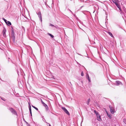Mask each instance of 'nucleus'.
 Segmentation results:
<instances>
[{
    "label": "nucleus",
    "instance_id": "nucleus-1",
    "mask_svg": "<svg viewBox=\"0 0 126 126\" xmlns=\"http://www.w3.org/2000/svg\"><path fill=\"white\" fill-rule=\"evenodd\" d=\"M9 110L13 114L16 115L17 116H18L16 111L13 108H9Z\"/></svg>",
    "mask_w": 126,
    "mask_h": 126
},
{
    "label": "nucleus",
    "instance_id": "nucleus-2",
    "mask_svg": "<svg viewBox=\"0 0 126 126\" xmlns=\"http://www.w3.org/2000/svg\"><path fill=\"white\" fill-rule=\"evenodd\" d=\"M62 109L64 111L66 114L68 115H70V113L64 107H62Z\"/></svg>",
    "mask_w": 126,
    "mask_h": 126
},
{
    "label": "nucleus",
    "instance_id": "nucleus-3",
    "mask_svg": "<svg viewBox=\"0 0 126 126\" xmlns=\"http://www.w3.org/2000/svg\"><path fill=\"white\" fill-rule=\"evenodd\" d=\"M109 108L110 109V111L111 113L112 114H113L114 112V110L110 106Z\"/></svg>",
    "mask_w": 126,
    "mask_h": 126
},
{
    "label": "nucleus",
    "instance_id": "nucleus-4",
    "mask_svg": "<svg viewBox=\"0 0 126 126\" xmlns=\"http://www.w3.org/2000/svg\"><path fill=\"white\" fill-rule=\"evenodd\" d=\"M37 14L38 15V16L39 18H40V21H41V22H42V18L41 14L40 12H39Z\"/></svg>",
    "mask_w": 126,
    "mask_h": 126
},
{
    "label": "nucleus",
    "instance_id": "nucleus-5",
    "mask_svg": "<svg viewBox=\"0 0 126 126\" xmlns=\"http://www.w3.org/2000/svg\"><path fill=\"white\" fill-rule=\"evenodd\" d=\"M41 102L43 106L45 107L46 110H47L48 109V107L44 103L42 100H41Z\"/></svg>",
    "mask_w": 126,
    "mask_h": 126
},
{
    "label": "nucleus",
    "instance_id": "nucleus-6",
    "mask_svg": "<svg viewBox=\"0 0 126 126\" xmlns=\"http://www.w3.org/2000/svg\"><path fill=\"white\" fill-rule=\"evenodd\" d=\"M6 30L5 28H4L3 29V31L2 33L3 36L4 37H5L6 36Z\"/></svg>",
    "mask_w": 126,
    "mask_h": 126
},
{
    "label": "nucleus",
    "instance_id": "nucleus-7",
    "mask_svg": "<svg viewBox=\"0 0 126 126\" xmlns=\"http://www.w3.org/2000/svg\"><path fill=\"white\" fill-rule=\"evenodd\" d=\"M11 38L14 43H15V36L14 34H13L12 37H11Z\"/></svg>",
    "mask_w": 126,
    "mask_h": 126
},
{
    "label": "nucleus",
    "instance_id": "nucleus-8",
    "mask_svg": "<svg viewBox=\"0 0 126 126\" xmlns=\"http://www.w3.org/2000/svg\"><path fill=\"white\" fill-rule=\"evenodd\" d=\"M97 117V119L98 120L100 121L101 120V117L99 115L97 116H96Z\"/></svg>",
    "mask_w": 126,
    "mask_h": 126
},
{
    "label": "nucleus",
    "instance_id": "nucleus-9",
    "mask_svg": "<svg viewBox=\"0 0 126 126\" xmlns=\"http://www.w3.org/2000/svg\"><path fill=\"white\" fill-rule=\"evenodd\" d=\"M121 83V82L120 81H116V84L117 85H119Z\"/></svg>",
    "mask_w": 126,
    "mask_h": 126
},
{
    "label": "nucleus",
    "instance_id": "nucleus-10",
    "mask_svg": "<svg viewBox=\"0 0 126 126\" xmlns=\"http://www.w3.org/2000/svg\"><path fill=\"white\" fill-rule=\"evenodd\" d=\"M6 23L7 25L8 26H10L11 25V22H10L8 21H7V22H6Z\"/></svg>",
    "mask_w": 126,
    "mask_h": 126
},
{
    "label": "nucleus",
    "instance_id": "nucleus-11",
    "mask_svg": "<svg viewBox=\"0 0 126 126\" xmlns=\"http://www.w3.org/2000/svg\"><path fill=\"white\" fill-rule=\"evenodd\" d=\"M94 112L96 114V116H98L99 115L98 112H97L96 110H94Z\"/></svg>",
    "mask_w": 126,
    "mask_h": 126
},
{
    "label": "nucleus",
    "instance_id": "nucleus-12",
    "mask_svg": "<svg viewBox=\"0 0 126 126\" xmlns=\"http://www.w3.org/2000/svg\"><path fill=\"white\" fill-rule=\"evenodd\" d=\"M49 26H53L56 28H57V26H54V25L52 24H49Z\"/></svg>",
    "mask_w": 126,
    "mask_h": 126
},
{
    "label": "nucleus",
    "instance_id": "nucleus-13",
    "mask_svg": "<svg viewBox=\"0 0 126 126\" xmlns=\"http://www.w3.org/2000/svg\"><path fill=\"white\" fill-rule=\"evenodd\" d=\"M108 33L112 37H114L112 34L110 32H108Z\"/></svg>",
    "mask_w": 126,
    "mask_h": 126
},
{
    "label": "nucleus",
    "instance_id": "nucleus-14",
    "mask_svg": "<svg viewBox=\"0 0 126 126\" xmlns=\"http://www.w3.org/2000/svg\"><path fill=\"white\" fill-rule=\"evenodd\" d=\"M90 99L89 98L88 100H87L86 103H87L88 105H89V103L90 102Z\"/></svg>",
    "mask_w": 126,
    "mask_h": 126
},
{
    "label": "nucleus",
    "instance_id": "nucleus-15",
    "mask_svg": "<svg viewBox=\"0 0 126 126\" xmlns=\"http://www.w3.org/2000/svg\"><path fill=\"white\" fill-rule=\"evenodd\" d=\"M32 106L33 107V108H34L36 110H37V111H38V109L36 108V107H35V106H33L32 105Z\"/></svg>",
    "mask_w": 126,
    "mask_h": 126
},
{
    "label": "nucleus",
    "instance_id": "nucleus-16",
    "mask_svg": "<svg viewBox=\"0 0 126 126\" xmlns=\"http://www.w3.org/2000/svg\"><path fill=\"white\" fill-rule=\"evenodd\" d=\"M48 35H50V36H51L53 38L54 37V36L53 35H52L51 34H50L49 33H48Z\"/></svg>",
    "mask_w": 126,
    "mask_h": 126
},
{
    "label": "nucleus",
    "instance_id": "nucleus-17",
    "mask_svg": "<svg viewBox=\"0 0 126 126\" xmlns=\"http://www.w3.org/2000/svg\"><path fill=\"white\" fill-rule=\"evenodd\" d=\"M87 75L88 76V78L87 79H88L89 81L90 82L91 81V80L89 78V75L88 74H87Z\"/></svg>",
    "mask_w": 126,
    "mask_h": 126
},
{
    "label": "nucleus",
    "instance_id": "nucleus-18",
    "mask_svg": "<svg viewBox=\"0 0 126 126\" xmlns=\"http://www.w3.org/2000/svg\"><path fill=\"white\" fill-rule=\"evenodd\" d=\"M29 110L30 111H31V105H30V106H29Z\"/></svg>",
    "mask_w": 126,
    "mask_h": 126
},
{
    "label": "nucleus",
    "instance_id": "nucleus-19",
    "mask_svg": "<svg viewBox=\"0 0 126 126\" xmlns=\"http://www.w3.org/2000/svg\"><path fill=\"white\" fill-rule=\"evenodd\" d=\"M2 19H3V20L5 22V23H6V22H7V20L6 19H4V18H2Z\"/></svg>",
    "mask_w": 126,
    "mask_h": 126
},
{
    "label": "nucleus",
    "instance_id": "nucleus-20",
    "mask_svg": "<svg viewBox=\"0 0 126 126\" xmlns=\"http://www.w3.org/2000/svg\"><path fill=\"white\" fill-rule=\"evenodd\" d=\"M123 122L125 124H126V119H123Z\"/></svg>",
    "mask_w": 126,
    "mask_h": 126
},
{
    "label": "nucleus",
    "instance_id": "nucleus-21",
    "mask_svg": "<svg viewBox=\"0 0 126 126\" xmlns=\"http://www.w3.org/2000/svg\"><path fill=\"white\" fill-rule=\"evenodd\" d=\"M23 120L25 121V122L26 123V124H28V126H30L28 124V123H27L26 121L24 119H23Z\"/></svg>",
    "mask_w": 126,
    "mask_h": 126
},
{
    "label": "nucleus",
    "instance_id": "nucleus-22",
    "mask_svg": "<svg viewBox=\"0 0 126 126\" xmlns=\"http://www.w3.org/2000/svg\"><path fill=\"white\" fill-rule=\"evenodd\" d=\"M113 2L115 3H116L117 2L115 0H112Z\"/></svg>",
    "mask_w": 126,
    "mask_h": 126
},
{
    "label": "nucleus",
    "instance_id": "nucleus-23",
    "mask_svg": "<svg viewBox=\"0 0 126 126\" xmlns=\"http://www.w3.org/2000/svg\"><path fill=\"white\" fill-rule=\"evenodd\" d=\"M81 75L82 76H84V74L83 72H82L81 73Z\"/></svg>",
    "mask_w": 126,
    "mask_h": 126
},
{
    "label": "nucleus",
    "instance_id": "nucleus-24",
    "mask_svg": "<svg viewBox=\"0 0 126 126\" xmlns=\"http://www.w3.org/2000/svg\"><path fill=\"white\" fill-rule=\"evenodd\" d=\"M115 4L116 5V6H118V5H119L118 3L117 2L116 3H115Z\"/></svg>",
    "mask_w": 126,
    "mask_h": 126
},
{
    "label": "nucleus",
    "instance_id": "nucleus-25",
    "mask_svg": "<svg viewBox=\"0 0 126 126\" xmlns=\"http://www.w3.org/2000/svg\"><path fill=\"white\" fill-rule=\"evenodd\" d=\"M0 98H1V99H2V100H3L4 101H5V99L4 98H3L2 97H0Z\"/></svg>",
    "mask_w": 126,
    "mask_h": 126
},
{
    "label": "nucleus",
    "instance_id": "nucleus-26",
    "mask_svg": "<svg viewBox=\"0 0 126 126\" xmlns=\"http://www.w3.org/2000/svg\"><path fill=\"white\" fill-rule=\"evenodd\" d=\"M108 116L111 119V115H109Z\"/></svg>",
    "mask_w": 126,
    "mask_h": 126
},
{
    "label": "nucleus",
    "instance_id": "nucleus-27",
    "mask_svg": "<svg viewBox=\"0 0 126 126\" xmlns=\"http://www.w3.org/2000/svg\"><path fill=\"white\" fill-rule=\"evenodd\" d=\"M118 8L119 9V10L120 11L121 10V7H120V6Z\"/></svg>",
    "mask_w": 126,
    "mask_h": 126
},
{
    "label": "nucleus",
    "instance_id": "nucleus-28",
    "mask_svg": "<svg viewBox=\"0 0 126 126\" xmlns=\"http://www.w3.org/2000/svg\"><path fill=\"white\" fill-rule=\"evenodd\" d=\"M120 6L119 5H118L117 6V7L118 8Z\"/></svg>",
    "mask_w": 126,
    "mask_h": 126
},
{
    "label": "nucleus",
    "instance_id": "nucleus-29",
    "mask_svg": "<svg viewBox=\"0 0 126 126\" xmlns=\"http://www.w3.org/2000/svg\"><path fill=\"white\" fill-rule=\"evenodd\" d=\"M14 32L13 30H12V34H14Z\"/></svg>",
    "mask_w": 126,
    "mask_h": 126
},
{
    "label": "nucleus",
    "instance_id": "nucleus-30",
    "mask_svg": "<svg viewBox=\"0 0 126 126\" xmlns=\"http://www.w3.org/2000/svg\"><path fill=\"white\" fill-rule=\"evenodd\" d=\"M30 113L31 114V116H32V111H30Z\"/></svg>",
    "mask_w": 126,
    "mask_h": 126
},
{
    "label": "nucleus",
    "instance_id": "nucleus-31",
    "mask_svg": "<svg viewBox=\"0 0 126 126\" xmlns=\"http://www.w3.org/2000/svg\"><path fill=\"white\" fill-rule=\"evenodd\" d=\"M86 77L87 79L88 78V76L87 75H87H86Z\"/></svg>",
    "mask_w": 126,
    "mask_h": 126
},
{
    "label": "nucleus",
    "instance_id": "nucleus-32",
    "mask_svg": "<svg viewBox=\"0 0 126 126\" xmlns=\"http://www.w3.org/2000/svg\"><path fill=\"white\" fill-rule=\"evenodd\" d=\"M49 126H51V125H50V124H49Z\"/></svg>",
    "mask_w": 126,
    "mask_h": 126
},
{
    "label": "nucleus",
    "instance_id": "nucleus-33",
    "mask_svg": "<svg viewBox=\"0 0 126 126\" xmlns=\"http://www.w3.org/2000/svg\"><path fill=\"white\" fill-rule=\"evenodd\" d=\"M70 11L71 12H71V11Z\"/></svg>",
    "mask_w": 126,
    "mask_h": 126
}]
</instances>
